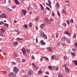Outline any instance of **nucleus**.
I'll return each instance as SVG.
<instances>
[{"instance_id": "1", "label": "nucleus", "mask_w": 77, "mask_h": 77, "mask_svg": "<svg viewBox=\"0 0 77 77\" xmlns=\"http://www.w3.org/2000/svg\"><path fill=\"white\" fill-rule=\"evenodd\" d=\"M13 71L14 73H15V74H17L19 71L18 69L17 68V67H14V68L13 69Z\"/></svg>"}, {"instance_id": "2", "label": "nucleus", "mask_w": 77, "mask_h": 77, "mask_svg": "<svg viewBox=\"0 0 77 77\" xmlns=\"http://www.w3.org/2000/svg\"><path fill=\"white\" fill-rule=\"evenodd\" d=\"M15 76H16V75L12 72H11L10 75H9V77H11V76L12 77H15Z\"/></svg>"}, {"instance_id": "3", "label": "nucleus", "mask_w": 77, "mask_h": 77, "mask_svg": "<svg viewBox=\"0 0 77 77\" xmlns=\"http://www.w3.org/2000/svg\"><path fill=\"white\" fill-rule=\"evenodd\" d=\"M28 73L29 75H32V74H33L32 71V70L30 69L28 70Z\"/></svg>"}, {"instance_id": "4", "label": "nucleus", "mask_w": 77, "mask_h": 77, "mask_svg": "<svg viewBox=\"0 0 77 77\" xmlns=\"http://www.w3.org/2000/svg\"><path fill=\"white\" fill-rule=\"evenodd\" d=\"M21 50L23 52V54H26V49L25 48H23Z\"/></svg>"}, {"instance_id": "5", "label": "nucleus", "mask_w": 77, "mask_h": 77, "mask_svg": "<svg viewBox=\"0 0 77 77\" xmlns=\"http://www.w3.org/2000/svg\"><path fill=\"white\" fill-rule=\"evenodd\" d=\"M22 14L23 15H26V11L25 10H24V9H22Z\"/></svg>"}, {"instance_id": "6", "label": "nucleus", "mask_w": 77, "mask_h": 77, "mask_svg": "<svg viewBox=\"0 0 77 77\" xmlns=\"http://www.w3.org/2000/svg\"><path fill=\"white\" fill-rule=\"evenodd\" d=\"M66 40V38L64 37H62L61 38V41L62 42H65V41Z\"/></svg>"}, {"instance_id": "7", "label": "nucleus", "mask_w": 77, "mask_h": 77, "mask_svg": "<svg viewBox=\"0 0 77 77\" xmlns=\"http://www.w3.org/2000/svg\"><path fill=\"white\" fill-rule=\"evenodd\" d=\"M41 36H42V38L44 39H47V35H45V34L42 35H41Z\"/></svg>"}, {"instance_id": "8", "label": "nucleus", "mask_w": 77, "mask_h": 77, "mask_svg": "<svg viewBox=\"0 0 77 77\" xmlns=\"http://www.w3.org/2000/svg\"><path fill=\"white\" fill-rule=\"evenodd\" d=\"M0 17L1 18H6V15L5 14H2L0 15Z\"/></svg>"}, {"instance_id": "9", "label": "nucleus", "mask_w": 77, "mask_h": 77, "mask_svg": "<svg viewBox=\"0 0 77 77\" xmlns=\"http://www.w3.org/2000/svg\"><path fill=\"white\" fill-rule=\"evenodd\" d=\"M42 45H45V43L44 42L43 40H41L40 43Z\"/></svg>"}, {"instance_id": "10", "label": "nucleus", "mask_w": 77, "mask_h": 77, "mask_svg": "<svg viewBox=\"0 0 77 77\" xmlns=\"http://www.w3.org/2000/svg\"><path fill=\"white\" fill-rule=\"evenodd\" d=\"M18 43L17 42H14L13 44L14 47H17V45H18Z\"/></svg>"}, {"instance_id": "11", "label": "nucleus", "mask_w": 77, "mask_h": 77, "mask_svg": "<svg viewBox=\"0 0 77 77\" xmlns=\"http://www.w3.org/2000/svg\"><path fill=\"white\" fill-rule=\"evenodd\" d=\"M64 34H66V35H68V36H70L71 35V34H70L69 32H68V31H66L64 32Z\"/></svg>"}, {"instance_id": "12", "label": "nucleus", "mask_w": 77, "mask_h": 77, "mask_svg": "<svg viewBox=\"0 0 77 77\" xmlns=\"http://www.w3.org/2000/svg\"><path fill=\"white\" fill-rule=\"evenodd\" d=\"M73 62L74 65H75V66H77V60H73Z\"/></svg>"}, {"instance_id": "13", "label": "nucleus", "mask_w": 77, "mask_h": 77, "mask_svg": "<svg viewBox=\"0 0 77 77\" xmlns=\"http://www.w3.org/2000/svg\"><path fill=\"white\" fill-rule=\"evenodd\" d=\"M47 49H48L49 52H51L52 51V49H51V47L48 48H47Z\"/></svg>"}, {"instance_id": "14", "label": "nucleus", "mask_w": 77, "mask_h": 77, "mask_svg": "<svg viewBox=\"0 0 77 77\" xmlns=\"http://www.w3.org/2000/svg\"><path fill=\"white\" fill-rule=\"evenodd\" d=\"M33 69L34 71H37L38 70V66H36L33 67Z\"/></svg>"}, {"instance_id": "15", "label": "nucleus", "mask_w": 77, "mask_h": 77, "mask_svg": "<svg viewBox=\"0 0 77 77\" xmlns=\"http://www.w3.org/2000/svg\"><path fill=\"white\" fill-rule=\"evenodd\" d=\"M44 26H45V24H42L40 25L39 27H40V28H41L42 29V28L44 27Z\"/></svg>"}, {"instance_id": "16", "label": "nucleus", "mask_w": 77, "mask_h": 77, "mask_svg": "<svg viewBox=\"0 0 77 77\" xmlns=\"http://www.w3.org/2000/svg\"><path fill=\"white\" fill-rule=\"evenodd\" d=\"M66 42L67 44H70V43H71L70 40L69 39L66 38Z\"/></svg>"}, {"instance_id": "17", "label": "nucleus", "mask_w": 77, "mask_h": 77, "mask_svg": "<svg viewBox=\"0 0 77 77\" xmlns=\"http://www.w3.org/2000/svg\"><path fill=\"white\" fill-rule=\"evenodd\" d=\"M65 70L66 72H69V69L68 67H66V68H65Z\"/></svg>"}, {"instance_id": "18", "label": "nucleus", "mask_w": 77, "mask_h": 77, "mask_svg": "<svg viewBox=\"0 0 77 77\" xmlns=\"http://www.w3.org/2000/svg\"><path fill=\"white\" fill-rule=\"evenodd\" d=\"M40 5L41 7V10H42V11H44V7H43V6H42V4H40Z\"/></svg>"}, {"instance_id": "19", "label": "nucleus", "mask_w": 77, "mask_h": 77, "mask_svg": "<svg viewBox=\"0 0 77 77\" xmlns=\"http://www.w3.org/2000/svg\"><path fill=\"white\" fill-rule=\"evenodd\" d=\"M35 20L36 21H39V17L38 16L36 17L35 18Z\"/></svg>"}, {"instance_id": "20", "label": "nucleus", "mask_w": 77, "mask_h": 77, "mask_svg": "<svg viewBox=\"0 0 77 77\" xmlns=\"http://www.w3.org/2000/svg\"><path fill=\"white\" fill-rule=\"evenodd\" d=\"M6 11H8V12H10H10H12V10L8 8H6Z\"/></svg>"}, {"instance_id": "21", "label": "nucleus", "mask_w": 77, "mask_h": 77, "mask_svg": "<svg viewBox=\"0 0 77 77\" xmlns=\"http://www.w3.org/2000/svg\"><path fill=\"white\" fill-rule=\"evenodd\" d=\"M43 58L44 59H45L46 60H48V58H47V57H46L44 56L43 57Z\"/></svg>"}, {"instance_id": "22", "label": "nucleus", "mask_w": 77, "mask_h": 77, "mask_svg": "<svg viewBox=\"0 0 77 77\" xmlns=\"http://www.w3.org/2000/svg\"><path fill=\"white\" fill-rule=\"evenodd\" d=\"M28 26L27 25L25 24L23 26V29H27Z\"/></svg>"}, {"instance_id": "23", "label": "nucleus", "mask_w": 77, "mask_h": 77, "mask_svg": "<svg viewBox=\"0 0 77 77\" xmlns=\"http://www.w3.org/2000/svg\"><path fill=\"white\" fill-rule=\"evenodd\" d=\"M45 21L46 23H48V18H45Z\"/></svg>"}, {"instance_id": "24", "label": "nucleus", "mask_w": 77, "mask_h": 77, "mask_svg": "<svg viewBox=\"0 0 77 77\" xmlns=\"http://www.w3.org/2000/svg\"><path fill=\"white\" fill-rule=\"evenodd\" d=\"M54 57L55 58V59L57 60L58 59V56L57 55H55L54 56Z\"/></svg>"}, {"instance_id": "25", "label": "nucleus", "mask_w": 77, "mask_h": 77, "mask_svg": "<svg viewBox=\"0 0 77 77\" xmlns=\"http://www.w3.org/2000/svg\"><path fill=\"white\" fill-rule=\"evenodd\" d=\"M71 54L72 55V57H75V53L71 52Z\"/></svg>"}, {"instance_id": "26", "label": "nucleus", "mask_w": 77, "mask_h": 77, "mask_svg": "<svg viewBox=\"0 0 77 77\" xmlns=\"http://www.w3.org/2000/svg\"><path fill=\"white\" fill-rule=\"evenodd\" d=\"M57 8L58 9H59L60 8V6H59V4L58 2L57 3Z\"/></svg>"}, {"instance_id": "27", "label": "nucleus", "mask_w": 77, "mask_h": 77, "mask_svg": "<svg viewBox=\"0 0 77 77\" xmlns=\"http://www.w3.org/2000/svg\"><path fill=\"white\" fill-rule=\"evenodd\" d=\"M14 2H15V3L16 5H19V3L18 2V0H14Z\"/></svg>"}, {"instance_id": "28", "label": "nucleus", "mask_w": 77, "mask_h": 77, "mask_svg": "<svg viewBox=\"0 0 77 77\" xmlns=\"http://www.w3.org/2000/svg\"><path fill=\"white\" fill-rule=\"evenodd\" d=\"M62 12L64 14H66V11L64 9H63L62 10Z\"/></svg>"}, {"instance_id": "29", "label": "nucleus", "mask_w": 77, "mask_h": 77, "mask_svg": "<svg viewBox=\"0 0 77 77\" xmlns=\"http://www.w3.org/2000/svg\"><path fill=\"white\" fill-rule=\"evenodd\" d=\"M1 33H4V32H5V30H3V28H2L1 29Z\"/></svg>"}, {"instance_id": "30", "label": "nucleus", "mask_w": 77, "mask_h": 77, "mask_svg": "<svg viewBox=\"0 0 77 77\" xmlns=\"http://www.w3.org/2000/svg\"><path fill=\"white\" fill-rule=\"evenodd\" d=\"M46 5H47V6H49V7H50V8H51V6L50 5L51 4H48V3H46Z\"/></svg>"}, {"instance_id": "31", "label": "nucleus", "mask_w": 77, "mask_h": 77, "mask_svg": "<svg viewBox=\"0 0 77 77\" xmlns=\"http://www.w3.org/2000/svg\"><path fill=\"white\" fill-rule=\"evenodd\" d=\"M3 24H4L5 26H6L7 27H8V26H9V25H8V24L7 23H3Z\"/></svg>"}, {"instance_id": "32", "label": "nucleus", "mask_w": 77, "mask_h": 77, "mask_svg": "<svg viewBox=\"0 0 77 77\" xmlns=\"http://www.w3.org/2000/svg\"><path fill=\"white\" fill-rule=\"evenodd\" d=\"M3 33H1L0 34V36H2V37H4V34H3Z\"/></svg>"}, {"instance_id": "33", "label": "nucleus", "mask_w": 77, "mask_h": 77, "mask_svg": "<svg viewBox=\"0 0 77 77\" xmlns=\"http://www.w3.org/2000/svg\"><path fill=\"white\" fill-rule=\"evenodd\" d=\"M17 62H19V63H20V62L21 61L20 59V58H17Z\"/></svg>"}, {"instance_id": "34", "label": "nucleus", "mask_w": 77, "mask_h": 77, "mask_svg": "<svg viewBox=\"0 0 77 77\" xmlns=\"http://www.w3.org/2000/svg\"><path fill=\"white\" fill-rule=\"evenodd\" d=\"M74 46L75 47H76V48H77V42H75L74 44Z\"/></svg>"}, {"instance_id": "35", "label": "nucleus", "mask_w": 77, "mask_h": 77, "mask_svg": "<svg viewBox=\"0 0 77 77\" xmlns=\"http://www.w3.org/2000/svg\"><path fill=\"white\" fill-rule=\"evenodd\" d=\"M29 27H31L32 26V23L30 22L29 23Z\"/></svg>"}, {"instance_id": "36", "label": "nucleus", "mask_w": 77, "mask_h": 77, "mask_svg": "<svg viewBox=\"0 0 77 77\" xmlns=\"http://www.w3.org/2000/svg\"><path fill=\"white\" fill-rule=\"evenodd\" d=\"M64 59L65 60L67 59V57L66 56H64L63 57Z\"/></svg>"}, {"instance_id": "37", "label": "nucleus", "mask_w": 77, "mask_h": 77, "mask_svg": "<svg viewBox=\"0 0 77 77\" xmlns=\"http://www.w3.org/2000/svg\"><path fill=\"white\" fill-rule=\"evenodd\" d=\"M48 4H51V1H50V0H48Z\"/></svg>"}, {"instance_id": "38", "label": "nucleus", "mask_w": 77, "mask_h": 77, "mask_svg": "<svg viewBox=\"0 0 77 77\" xmlns=\"http://www.w3.org/2000/svg\"><path fill=\"white\" fill-rule=\"evenodd\" d=\"M62 25H63V26L65 27L66 26V23H63L62 24Z\"/></svg>"}, {"instance_id": "39", "label": "nucleus", "mask_w": 77, "mask_h": 77, "mask_svg": "<svg viewBox=\"0 0 77 77\" xmlns=\"http://www.w3.org/2000/svg\"><path fill=\"white\" fill-rule=\"evenodd\" d=\"M41 72H42V71L41 70H40L38 71V74H41Z\"/></svg>"}, {"instance_id": "40", "label": "nucleus", "mask_w": 77, "mask_h": 77, "mask_svg": "<svg viewBox=\"0 0 77 77\" xmlns=\"http://www.w3.org/2000/svg\"><path fill=\"white\" fill-rule=\"evenodd\" d=\"M70 51L69 50H67V54H70Z\"/></svg>"}, {"instance_id": "41", "label": "nucleus", "mask_w": 77, "mask_h": 77, "mask_svg": "<svg viewBox=\"0 0 77 77\" xmlns=\"http://www.w3.org/2000/svg\"><path fill=\"white\" fill-rule=\"evenodd\" d=\"M48 68L49 69H51V70L52 69V68H51V66H48Z\"/></svg>"}, {"instance_id": "42", "label": "nucleus", "mask_w": 77, "mask_h": 77, "mask_svg": "<svg viewBox=\"0 0 77 77\" xmlns=\"http://www.w3.org/2000/svg\"><path fill=\"white\" fill-rule=\"evenodd\" d=\"M63 67H64V68H65V69L66 68H67V67H66V64H64V65H63Z\"/></svg>"}, {"instance_id": "43", "label": "nucleus", "mask_w": 77, "mask_h": 77, "mask_svg": "<svg viewBox=\"0 0 77 77\" xmlns=\"http://www.w3.org/2000/svg\"><path fill=\"white\" fill-rule=\"evenodd\" d=\"M41 36H42V35H44V32L42 31L41 32Z\"/></svg>"}, {"instance_id": "44", "label": "nucleus", "mask_w": 77, "mask_h": 77, "mask_svg": "<svg viewBox=\"0 0 77 77\" xmlns=\"http://www.w3.org/2000/svg\"><path fill=\"white\" fill-rule=\"evenodd\" d=\"M70 22H71V23H73L74 22V20L72 19H71L70 20Z\"/></svg>"}, {"instance_id": "45", "label": "nucleus", "mask_w": 77, "mask_h": 77, "mask_svg": "<svg viewBox=\"0 0 77 77\" xmlns=\"http://www.w3.org/2000/svg\"><path fill=\"white\" fill-rule=\"evenodd\" d=\"M57 45L58 46H60V42H58L57 43Z\"/></svg>"}, {"instance_id": "46", "label": "nucleus", "mask_w": 77, "mask_h": 77, "mask_svg": "<svg viewBox=\"0 0 77 77\" xmlns=\"http://www.w3.org/2000/svg\"><path fill=\"white\" fill-rule=\"evenodd\" d=\"M15 8H16V6H13L11 8H12V9H14Z\"/></svg>"}, {"instance_id": "47", "label": "nucleus", "mask_w": 77, "mask_h": 77, "mask_svg": "<svg viewBox=\"0 0 77 77\" xmlns=\"http://www.w3.org/2000/svg\"><path fill=\"white\" fill-rule=\"evenodd\" d=\"M67 24H68V25H69V21L67 20Z\"/></svg>"}, {"instance_id": "48", "label": "nucleus", "mask_w": 77, "mask_h": 77, "mask_svg": "<svg viewBox=\"0 0 77 77\" xmlns=\"http://www.w3.org/2000/svg\"><path fill=\"white\" fill-rule=\"evenodd\" d=\"M26 50H27V51L28 52V54L30 53V50H29V49H27Z\"/></svg>"}, {"instance_id": "49", "label": "nucleus", "mask_w": 77, "mask_h": 77, "mask_svg": "<svg viewBox=\"0 0 77 77\" xmlns=\"http://www.w3.org/2000/svg\"><path fill=\"white\" fill-rule=\"evenodd\" d=\"M32 59H33V60H34L35 59V57H34V56L32 55Z\"/></svg>"}, {"instance_id": "50", "label": "nucleus", "mask_w": 77, "mask_h": 77, "mask_svg": "<svg viewBox=\"0 0 77 77\" xmlns=\"http://www.w3.org/2000/svg\"><path fill=\"white\" fill-rule=\"evenodd\" d=\"M22 62H25V61H26V59H23L22 60Z\"/></svg>"}, {"instance_id": "51", "label": "nucleus", "mask_w": 77, "mask_h": 77, "mask_svg": "<svg viewBox=\"0 0 77 77\" xmlns=\"http://www.w3.org/2000/svg\"><path fill=\"white\" fill-rule=\"evenodd\" d=\"M45 73L47 75H48L49 74V73L48 72L46 71L45 72Z\"/></svg>"}, {"instance_id": "52", "label": "nucleus", "mask_w": 77, "mask_h": 77, "mask_svg": "<svg viewBox=\"0 0 77 77\" xmlns=\"http://www.w3.org/2000/svg\"><path fill=\"white\" fill-rule=\"evenodd\" d=\"M3 22H0V25H2V24H3Z\"/></svg>"}, {"instance_id": "53", "label": "nucleus", "mask_w": 77, "mask_h": 77, "mask_svg": "<svg viewBox=\"0 0 77 77\" xmlns=\"http://www.w3.org/2000/svg\"><path fill=\"white\" fill-rule=\"evenodd\" d=\"M51 59H54V56L52 55L51 56Z\"/></svg>"}, {"instance_id": "54", "label": "nucleus", "mask_w": 77, "mask_h": 77, "mask_svg": "<svg viewBox=\"0 0 77 77\" xmlns=\"http://www.w3.org/2000/svg\"><path fill=\"white\" fill-rule=\"evenodd\" d=\"M58 77H63V76H62V75L60 74H59L58 75Z\"/></svg>"}, {"instance_id": "55", "label": "nucleus", "mask_w": 77, "mask_h": 77, "mask_svg": "<svg viewBox=\"0 0 77 77\" xmlns=\"http://www.w3.org/2000/svg\"><path fill=\"white\" fill-rule=\"evenodd\" d=\"M46 9H47V10H48V11H50V9L48 7H47Z\"/></svg>"}, {"instance_id": "56", "label": "nucleus", "mask_w": 77, "mask_h": 77, "mask_svg": "<svg viewBox=\"0 0 77 77\" xmlns=\"http://www.w3.org/2000/svg\"><path fill=\"white\" fill-rule=\"evenodd\" d=\"M35 41H36V43H38V39L37 38V37H36V38Z\"/></svg>"}, {"instance_id": "57", "label": "nucleus", "mask_w": 77, "mask_h": 77, "mask_svg": "<svg viewBox=\"0 0 77 77\" xmlns=\"http://www.w3.org/2000/svg\"><path fill=\"white\" fill-rule=\"evenodd\" d=\"M32 66H35V64L34 63H32Z\"/></svg>"}, {"instance_id": "58", "label": "nucleus", "mask_w": 77, "mask_h": 77, "mask_svg": "<svg viewBox=\"0 0 77 77\" xmlns=\"http://www.w3.org/2000/svg\"><path fill=\"white\" fill-rule=\"evenodd\" d=\"M72 51H75L76 50H75V49L72 48Z\"/></svg>"}, {"instance_id": "59", "label": "nucleus", "mask_w": 77, "mask_h": 77, "mask_svg": "<svg viewBox=\"0 0 77 77\" xmlns=\"http://www.w3.org/2000/svg\"><path fill=\"white\" fill-rule=\"evenodd\" d=\"M34 7H36V6H37V5L36 4H34Z\"/></svg>"}, {"instance_id": "60", "label": "nucleus", "mask_w": 77, "mask_h": 77, "mask_svg": "<svg viewBox=\"0 0 77 77\" xmlns=\"http://www.w3.org/2000/svg\"><path fill=\"white\" fill-rule=\"evenodd\" d=\"M16 40L17 41H18V40H20V38H16Z\"/></svg>"}, {"instance_id": "61", "label": "nucleus", "mask_w": 77, "mask_h": 77, "mask_svg": "<svg viewBox=\"0 0 77 77\" xmlns=\"http://www.w3.org/2000/svg\"><path fill=\"white\" fill-rule=\"evenodd\" d=\"M58 69H58V68H55V71H57Z\"/></svg>"}, {"instance_id": "62", "label": "nucleus", "mask_w": 77, "mask_h": 77, "mask_svg": "<svg viewBox=\"0 0 77 77\" xmlns=\"http://www.w3.org/2000/svg\"><path fill=\"white\" fill-rule=\"evenodd\" d=\"M14 57H17V54H14Z\"/></svg>"}, {"instance_id": "63", "label": "nucleus", "mask_w": 77, "mask_h": 77, "mask_svg": "<svg viewBox=\"0 0 77 77\" xmlns=\"http://www.w3.org/2000/svg\"><path fill=\"white\" fill-rule=\"evenodd\" d=\"M61 45H63V46H65V44H63V43H61Z\"/></svg>"}, {"instance_id": "64", "label": "nucleus", "mask_w": 77, "mask_h": 77, "mask_svg": "<svg viewBox=\"0 0 77 77\" xmlns=\"http://www.w3.org/2000/svg\"><path fill=\"white\" fill-rule=\"evenodd\" d=\"M24 77H29L28 75H25L24 76Z\"/></svg>"}]
</instances>
